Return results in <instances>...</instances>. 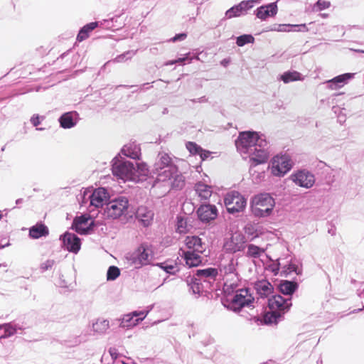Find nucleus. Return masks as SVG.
Here are the masks:
<instances>
[{
	"label": "nucleus",
	"mask_w": 364,
	"mask_h": 364,
	"mask_svg": "<svg viewBox=\"0 0 364 364\" xmlns=\"http://www.w3.org/2000/svg\"><path fill=\"white\" fill-rule=\"evenodd\" d=\"M249 154V162L252 166L264 164L268 161L269 154L264 147H256Z\"/></svg>",
	"instance_id": "nucleus-21"
},
{
	"label": "nucleus",
	"mask_w": 364,
	"mask_h": 364,
	"mask_svg": "<svg viewBox=\"0 0 364 364\" xmlns=\"http://www.w3.org/2000/svg\"><path fill=\"white\" fill-rule=\"evenodd\" d=\"M109 353L110 356L112 357V360H116L119 356L117 350L115 348H110L109 349Z\"/></svg>",
	"instance_id": "nucleus-61"
},
{
	"label": "nucleus",
	"mask_w": 364,
	"mask_h": 364,
	"mask_svg": "<svg viewBox=\"0 0 364 364\" xmlns=\"http://www.w3.org/2000/svg\"><path fill=\"white\" fill-rule=\"evenodd\" d=\"M197 220L202 224H210L218 216V210L215 205L203 203L196 211Z\"/></svg>",
	"instance_id": "nucleus-11"
},
{
	"label": "nucleus",
	"mask_w": 364,
	"mask_h": 364,
	"mask_svg": "<svg viewBox=\"0 0 364 364\" xmlns=\"http://www.w3.org/2000/svg\"><path fill=\"white\" fill-rule=\"evenodd\" d=\"M235 144L239 152L247 154L256 147H265L267 141L263 134L250 129L240 132Z\"/></svg>",
	"instance_id": "nucleus-2"
},
{
	"label": "nucleus",
	"mask_w": 364,
	"mask_h": 364,
	"mask_svg": "<svg viewBox=\"0 0 364 364\" xmlns=\"http://www.w3.org/2000/svg\"><path fill=\"white\" fill-rule=\"evenodd\" d=\"M355 73H346L338 75L331 80H326V83L331 90H338L343 87L348 83L350 80L354 78Z\"/></svg>",
	"instance_id": "nucleus-24"
},
{
	"label": "nucleus",
	"mask_w": 364,
	"mask_h": 364,
	"mask_svg": "<svg viewBox=\"0 0 364 364\" xmlns=\"http://www.w3.org/2000/svg\"><path fill=\"white\" fill-rule=\"evenodd\" d=\"M90 219V216L87 215H81L73 220L72 228L80 235H90L94 230L91 224L88 225Z\"/></svg>",
	"instance_id": "nucleus-17"
},
{
	"label": "nucleus",
	"mask_w": 364,
	"mask_h": 364,
	"mask_svg": "<svg viewBox=\"0 0 364 364\" xmlns=\"http://www.w3.org/2000/svg\"><path fill=\"white\" fill-rule=\"evenodd\" d=\"M250 209L252 215L259 218L269 217L273 213L272 208H262L254 205L252 203H250Z\"/></svg>",
	"instance_id": "nucleus-38"
},
{
	"label": "nucleus",
	"mask_w": 364,
	"mask_h": 364,
	"mask_svg": "<svg viewBox=\"0 0 364 364\" xmlns=\"http://www.w3.org/2000/svg\"><path fill=\"white\" fill-rule=\"evenodd\" d=\"M269 310L287 313L292 306L291 298H284L280 294L272 295L267 299Z\"/></svg>",
	"instance_id": "nucleus-14"
},
{
	"label": "nucleus",
	"mask_w": 364,
	"mask_h": 364,
	"mask_svg": "<svg viewBox=\"0 0 364 364\" xmlns=\"http://www.w3.org/2000/svg\"><path fill=\"white\" fill-rule=\"evenodd\" d=\"M54 264L55 261L53 259H47L46 262L41 264V269L42 272L47 271L51 269Z\"/></svg>",
	"instance_id": "nucleus-58"
},
{
	"label": "nucleus",
	"mask_w": 364,
	"mask_h": 364,
	"mask_svg": "<svg viewBox=\"0 0 364 364\" xmlns=\"http://www.w3.org/2000/svg\"><path fill=\"white\" fill-rule=\"evenodd\" d=\"M186 247L191 251L203 254L205 250V243L198 235H189L185 239Z\"/></svg>",
	"instance_id": "nucleus-29"
},
{
	"label": "nucleus",
	"mask_w": 364,
	"mask_h": 364,
	"mask_svg": "<svg viewBox=\"0 0 364 364\" xmlns=\"http://www.w3.org/2000/svg\"><path fill=\"white\" fill-rule=\"evenodd\" d=\"M284 317V312L269 310L264 316V321L267 326L277 325Z\"/></svg>",
	"instance_id": "nucleus-35"
},
{
	"label": "nucleus",
	"mask_w": 364,
	"mask_h": 364,
	"mask_svg": "<svg viewBox=\"0 0 364 364\" xmlns=\"http://www.w3.org/2000/svg\"><path fill=\"white\" fill-rule=\"evenodd\" d=\"M109 193L106 188L100 187L94 188L92 193L89 195V208H100L106 205L109 200Z\"/></svg>",
	"instance_id": "nucleus-15"
},
{
	"label": "nucleus",
	"mask_w": 364,
	"mask_h": 364,
	"mask_svg": "<svg viewBox=\"0 0 364 364\" xmlns=\"http://www.w3.org/2000/svg\"><path fill=\"white\" fill-rule=\"evenodd\" d=\"M194 274L205 282L206 287H210L214 284L218 275V269L215 267H207L205 269H198L194 272Z\"/></svg>",
	"instance_id": "nucleus-23"
},
{
	"label": "nucleus",
	"mask_w": 364,
	"mask_h": 364,
	"mask_svg": "<svg viewBox=\"0 0 364 364\" xmlns=\"http://www.w3.org/2000/svg\"><path fill=\"white\" fill-rule=\"evenodd\" d=\"M296 186L309 189L316 183V178L310 171L306 168H299L294 171L289 177Z\"/></svg>",
	"instance_id": "nucleus-9"
},
{
	"label": "nucleus",
	"mask_w": 364,
	"mask_h": 364,
	"mask_svg": "<svg viewBox=\"0 0 364 364\" xmlns=\"http://www.w3.org/2000/svg\"><path fill=\"white\" fill-rule=\"evenodd\" d=\"M93 190L94 188L92 186L82 188L80 191L81 205L87 203L89 200V195L92 193Z\"/></svg>",
	"instance_id": "nucleus-51"
},
{
	"label": "nucleus",
	"mask_w": 364,
	"mask_h": 364,
	"mask_svg": "<svg viewBox=\"0 0 364 364\" xmlns=\"http://www.w3.org/2000/svg\"><path fill=\"white\" fill-rule=\"evenodd\" d=\"M44 119V116L39 115L38 114H34L31 116L30 122L33 127H37Z\"/></svg>",
	"instance_id": "nucleus-57"
},
{
	"label": "nucleus",
	"mask_w": 364,
	"mask_h": 364,
	"mask_svg": "<svg viewBox=\"0 0 364 364\" xmlns=\"http://www.w3.org/2000/svg\"><path fill=\"white\" fill-rule=\"evenodd\" d=\"M211 151L204 149L202 148L198 156H200L202 161H205L207 159H208L210 156Z\"/></svg>",
	"instance_id": "nucleus-60"
},
{
	"label": "nucleus",
	"mask_w": 364,
	"mask_h": 364,
	"mask_svg": "<svg viewBox=\"0 0 364 364\" xmlns=\"http://www.w3.org/2000/svg\"><path fill=\"white\" fill-rule=\"evenodd\" d=\"M255 38L252 34H242L236 38V44L239 47H242L249 43H253Z\"/></svg>",
	"instance_id": "nucleus-47"
},
{
	"label": "nucleus",
	"mask_w": 364,
	"mask_h": 364,
	"mask_svg": "<svg viewBox=\"0 0 364 364\" xmlns=\"http://www.w3.org/2000/svg\"><path fill=\"white\" fill-rule=\"evenodd\" d=\"M267 257L270 263L265 266L264 269L271 272L274 276L278 275L281 272L280 269L282 267V264L279 262L280 259L279 258L274 260L270 256L267 255Z\"/></svg>",
	"instance_id": "nucleus-39"
},
{
	"label": "nucleus",
	"mask_w": 364,
	"mask_h": 364,
	"mask_svg": "<svg viewBox=\"0 0 364 364\" xmlns=\"http://www.w3.org/2000/svg\"><path fill=\"white\" fill-rule=\"evenodd\" d=\"M186 282L189 291L196 295V298L202 296L203 292H207V289H210V287H206L205 282L194 274L187 278Z\"/></svg>",
	"instance_id": "nucleus-20"
},
{
	"label": "nucleus",
	"mask_w": 364,
	"mask_h": 364,
	"mask_svg": "<svg viewBox=\"0 0 364 364\" xmlns=\"http://www.w3.org/2000/svg\"><path fill=\"white\" fill-rule=\"evenodd\" d=\"M264 252V250L255 244H250L247 245V251L246 255L248 257L258 258Z\"/></svg>",
	"instance_id": "nucleus-44"
},
{
	"label": "nucleus",
	"mask_w": 364,
	"mask_h": 364,
	"mask_svg": "<svg viewBox=\"0 0 364 364\" xmlns=\"http://www.w3.org/2000/svg\"><path fill=\"white\" fill-rule=\"evenodd\" d=\"M26 328L22 325L15 322L6 323L0 325V339L9 338Z\"/></svg>",
	"instance_id": "nucleus-27"
},
{
	"label": "nucleus",
	"mask_w": 364,
	"mask_h": 364,
	"mask_svg": "<svg viewBox=\"0 0 364 364\" xmlns=\"http://www.w3.org/2000/svg\"><path fill=\"white\" fill-rule=\"evenodd\" d=\"M48 235V228L41 221L36 223L29 228L28 237L31 239L37 240L43 237H46Z\"/></svg>",
	"instance_id": "nucleus-31"
},
{
	"label": "nucleus",
	"mask_w": 364,
	"mask_h": 364,
	"mask_svg": "<svg viewBox=\"0 0 364 364\" xmlns=\"http://www.w3.org/2000/svg\"><path fill=\"white\" fill-rule=\"evenodd\" d=\"M153 246L148 242H141L133 252L125 255V259L130 265L140 269L150 263L154 259Z\"/></svg>",
	"instance_id": "nucleus-4"
},
{
	"label": "nucleus",
	"mask_w": 364,
	"mask_h": 364,
	"mask_svg": "<svg viewBox=\"0 0 364 364\" xmlns=\"http://www.w3.org/2000/svg\"><path fill=\"white\" fill-rule=\"evenodd\" d=\"M160 269L164 270L166 274L175 275L176 272L179 271L178 267L171 262H159L156 264Z\"/></svg>",
	"instance_id": "nucleus-43"
},
{
	"label": "nucleus",
	"mask_w": 364,
	"mask_h": 364,
	"mask_svg": "<svg viewBox=\"0 0 364 364\" xmlns=\"http://www.w3.org/2000/svg\"><path fill=\"white\" fill-rule=\"evenodd\" d=\"M294 164L291 157L288 154H277L271 160V164L267 167V170H271V173L274 176L284 177L293 168Z\"/></svg>",
	"instance_id": "nucleus-6"
},
{
	"label": "nucleus",
	"mask_w": 364,
	"mask_h": 364,
	"mask_svg": "<svg viewBox=\"0 0 364 364\" xmlns=\"http://www.w3.org/2000/svg\"><path fill=\"white\" fill-rule=\"evenodd\" d=\"M171 178H173L171 182V188L173 189L181 190L184 187L185 178L181 173H178V171Z\"/></svg>",
	"instance_id": "nucleus-45"
},
{
	"label": "nucleus",
	"mask_w": 364,
	"mask_h": 364,
	"mask_svg": "<svg viewBox=\"0 0 364 364\" xmlns=\"http://www.w3.org/2000/svg\"><path fill=\"white\" fill-rule=\"evenodd\" d=\"M109 326V322L107 319L98 318L96 322L92 324L93 331L99 333H105Z\"/></svg>",
	"instance_id": "nucleus-41"
},
{
	"label": "nucleus",
	"mask_w": 364,
	"mask_h": 364,
	"mask_svg": "<svg viewBox=\"0 0 364 364\" xmlns=\"http://www.w3.org/2000/svg\"><path fill=\"white\" fill-rule=\"evenodd\" d=\"M200 53L198 50L195 52H188L183 55H181V57H178V59L180 60L179 64L185 65L186 63H191L193 60H198Z\"/></svg>",
	"instance_id": "nucleus-42"
},
{
	"label": "nucleus",
	"mask_w": 364,
	"mask_h": 364,
	"mask_svg": "<svg viewBox=\"0 0 364 364\" xmlns=\"http://www.w3.org/2000/svg\"><path fill=\"white\" fill-rule=\"evenodd\" d=\"M246 242L247 240L242 234L236 233L225 242L223 248L227 254H235L245 250Z\"/></svg>",
	"instance_id": "nucleus-13"
},
{
	"label": "nucleus",
	"mask_w": 364,
	"mask_h": 364,
	"mask_svg": "<svg viewBox=\"0 0 364 364\" xmlns=\"http://www.w3.org/2000/svg\"><path fill=\"white\" fill-rule=\"evenodd\" d=\"M256 166H250L249 173L252 177V182L255 184H259L264 181L266 176L265 171H257L255 169Z\"/></svg>",
	"instance_id": "nucleus-40"
},
{
	"label": "nucleus",
	"mask_w": 364,
	"mask_h": 364,
	"mask_svg": "<svg viewBox=\"0 0 364 364\" xmlns=\"http://www.w3.org/2000/svg\"><path fill=\"white\" fill-rule=\"evenodd\" d=\"M130 203L128 198L124 196H117L109 200L105 208V214L108 218L119 219L124 216L127 220L130 213Z\"/></svg>",
	"instance_id": "nucleus-5"
},
{
	"label": "nucleus",
	"mask_w": 364,
	"mask_h": 364,
	"mask_svg": "<svg viewBox=\"0 0 364 364\" xmlns=\"http://www.w3.org/2000/svg\"><path fill=\"white\" fill-rule=\"evenodd\" d=\"M65 343L67 345V346L68 347H74V346H78L79 344L81 343V340L80 339V337L79 336H75L73 341H70V340H65Z\"/></svg>",
	"instance_id": "nucleus-59"
},
{
	"label": "nucleus",
	"mask_w": 364,
	"mask_h": 364,
	"mask_svg": "<svg viewBox=\"0 0 364 364\" xmlns=\"http://www.w3.org/2000/svg\"><path fill=\"white\" fill-rule=\"evenodd\" d=\"M238 262L237 259L234 257L230 259V261L227 265L224 267V271L225 274H234L236 277L238 276V273L237 272L236 267L237 266Z\"/></svg>",
	"instance_id": "nucleus-48"
},
{
	"label": "nucleus",
	"mask_w": 364,
	"mask_h": 364,
	"mask_svg": "<svg viewBox=\"0 0 364 364\" xmlns=\"http://www.w3.org/2000/svg\"><path fill=\"white\" fill-rule=\"evenodd\" d=\"M198 253L191 250H183L181 257L183 259L188 267H198L203 262V257Z\"/></svg>",
	"instance_id": "nucleus-30"
},
{
	"label": "nucleus",
	"mask_w": 364,
	"mask_h": 364,
	"mask_svg": "<svg viewBox=\"0 0 364 364\" xmlns=\"http://www.w3.org/2000/svg\"><path fill=\"white\" fill-rule=\"evenodd\" d=\"M194 189L198 197L201 199L207 200L211 196V187L202 182L196 183Z\"/></svg>",
	"instance_id": "nucleus-37"
},
{
	"label": "nucleus",
	"mask_w": 364,
	"mask_h": 364,
	"mask_svg": "<svg viewBox=\"0 0 364 364\" xmlns=\"http://www.w3.org/2000/svg\"><path fill=\"white\" fill-rule=\"evenodd\" d=\"M282 269L280 272L281 277H287L291 273L294 272L296 275H301L302 268L299 267L298 264L293 262L292 259L289 261L287 264L281 267Z\"/></svg>",
	"instance_id": "nucleus-36"
},
{
	"label": "nucleus",
	"mask_w": 364,
	"mask_h": 364,
	"mask_svg": "<svg viewBox=\"0 0 364 364\" xmlns=\"http://www.w3.org/2000/svg\"><path fill=\"white\" fill-rule=\"evenodd\" d=\"M244 230L245 234L252 237V239L258 236L257 229L252 224H247L244 228Z\"/></svg>",
	"instance_id": "nucleus-54"
},
{
	"label": "nucleus",
	"mask_w": 364,
	"mask_h": 364,
	"mask_svg": "<svg viewBox=\"0 0 364 364\" xmlns=\"http://www.w3.org/2000/svg\"><path fill=\"white\" fill-rule=\"evenodd\" d=\"M299 287V284L296 278H294L291 280H281L279 286V290L282 294L288 296V298L292 299L293 294L297 291Z\"/></svg>",
	"instance_id": "nucleus-28"
},
{
	"label": "nucleus",
	"mask_w": 364,
	"mask_h": 364,
	"mask_svg": "<svg viewBox=\"0 0 364 364\" xmlns=\"http://www.w3.org/2000/svg\"><path fill=\"white\" fill-rule=\"evenodd\" d=\"M152 169L149 170L148 165L143 161L134 162V176L139 178V180H145L146 177L154 178Z\"/></svg>",
	"instance_id": "nucleus-32"
},
{
	"label": "nucleus",
	"mask_w": 364,
	"mask_h": 364,
	"mask_svg": "<svg viewBox=\"0 0 364 364\" xmlns=\"http://www.w3.org/2000/svg\"><path fill=\"white\" fill-rule=\"evenodd\" d=\"M291 32H308L309 28L306 23L291 24Z\"/></svg>",
	"instance_id": "nucleus-55"
},
{
	"label": "nucleus",
	"mask_w": 364,
	"mask_h": 364,
	"mask_svg": "<svg viewBox=\"0 0 364 364\" xmlns=\"http://www.w3.org/2000/svg\"><path fill=\"white\" fill-rule=\"evenodd\" d=\"M124 156L139 160L141 159V147L136 141L129 142L121 149L120 153L115 156L111 161L112 174L120 179L134 176V162L127 160Z\"/></svg>",
	"instance_id": "nucleus-1"
},
{
	"label": "nucleus",
	"mask_w": 364,
	"mask_h": 364,
	"mask_svg": "<svg viewBox=\"0 0 364 364\" xmlns=\"http://www.w3.org/2000/svg\"><path fill=\"white\" fill-rule=\"evenodd\" d=\"M255 298L251 294L250 288H242L233 296L231 302L233 305L240 308L250 307L252 306Z\"/></svg>",
	"instance_id": "nucleus-16"
},
{
	"label": "nucleus",
	"mask_w": 364,
	"mask_h": 364,
	"mask_svg": "<svg viewBox=\"0 0 364 364\" xmlns=\"http://www.w3.org/2000/svg\"><path fill=\"white\" fill-rule=\"evenodd\" d=\"M331 6V2L326 0H318L314 4V9L316 11H321Z\"/></svg>",
	"instance_id": "nucleus-53"
},
{
	"label": "nucleus",
	"mask_w": 364,
	"mask_h": 364,
	"mask_svg": "<svg viewBox=\"0 0 364 364\" xmlns=\"http://www.w3.org/2000/svg\"><path fill=\"white\" fill-rule=\"evenodd\" d=\"M147 309L146 310L133 311L123 315L121 318H116L115 321L119 324V327L120 328H133L146 318L149 312L153 309V305L149 306Z\"/></svg>",
	"instance_id": "nucleus-8"
},
{
	"label": "nucleus",
	"mask_w": 364,
	"mask_h": 364,
	"mask_svg": "<svg viewBox=\"0 0 364 364\" xmlns=\"http://www.w3.org/2000/svg\"><path fill=\"white\" fill-rule=\"evenodd\" d=\"M80 120L79 114L76 111L67 112L62 114L58 121L63 129H71L76 126Z\"/></svg>",
	"instance_id": "nucleus-25"
},
{
	"label": "nucleus",
	"mask_w": 364,
	"mask_h": 364,
	"mask_svg": "<svg viewBox=\"0 0 364 364\" xmlns=\"http://www.w3.org/2000/svg\"><path fill=\"white\" fill-rule=\"evenodd\" d=\"M61 247L69 252L77 254L81 248V239L75 233L65 231L60 235Z\"/></svg>",
	"instance_id": "nucleus-12"
},
{
	"label": "nucleus",
	"mask_w": 364,
	"mask_h": 364,
	"mask_svg": "<svg viewBox=\"0 0 364 364\" xmlns=\"http://www.w3.org/2000/svg\"><path fill=\"white\" fill-rule=\"evenodd\" d=\"M250 203L262 208H272V210H274L276 204L274 198L269 193H261L255 196Z\"/></svg>",
	"instance_id": "nucleus-26"
},
{
	"label": "nucleus",
	"mask_w": 364,
	"mask_h": 364,
	"mask_svg": "<svg viewBox=\"0 0 364 364\" xmlns=\"http://www.w3.org/2000/svg\"><path fill=\"white\" fill-rule=\"evenodd\" d=\"M180 60L176 59L174 60H170L164 63V65H173L174 64L178 63L179 64Z\"/></svg>",
	"instance_id": "nucleus-64"
},
{
	"label": "nucleus",
	"mask_w": 364,
	"mask_h": 364,
	"mask_svg": "<svg viewBox=\"0 0 364 364\" xmlns=\"http://www.w3.org/2000/svg\"><path fill=\"white\" fill-rule=\"evenodd\" d=\"M291 23H274L268 27L267 31L277 32H291Z\"/></svg>",
	"instance_id": "nucleus-49"
},
{
	"label": "nucleus",
	"mask_w": 364,
	"mask_h": 364,
	"mask_svg": "<svg viewBox=\"0 0 364 364\" xmlns=\"http://www.w3.org/2000/svg\"><path fill=\"white\" fill-rule=\"evenodd\" d=\"M130 213L131 214L129 213L127 221L134 219L144 228H148L151 225L154 220V213L147 206L139 205L136 209L132 207Z\"/></svg>",
	"instance_id": "nucleus-10"
},
{
	"label": "nucleus",
	"mask_w": 364,
	"mask_h": 364,
	"mask_svg": "<svg viewBox=\"0 0 364 364\" xmlns=\"http://www.w3.org/2000/svg\"><path fill=\"white\" fill-rule=\"evenodd\" d=\"M176 227L178 231L180 232H186L188 231V222L187 219L181 216H177L176 218Z\"/></svg>",
	"instance_id": "nucleus-52"
},
{
	"label": "nucleus",
	"mask_w": 364,
	"mask_h": 364,
	"mask_svg": "<svg viewBox=\"0 0 364 364\" xmlns=\"http://www.w3.org/2000/svg\"><path fill=\"white\" fill-rule=\"evenodd\" d=\"M98 25V21H92L84 25L80 28L78 33L77 34L76 41L82 42L86 40L90 36V33L95 30Z\"/></svg>",
	"instance_id": "nucleus-34"
},
{
	"label": "nucleus",
	"mask_w": 364,
	"mask_h": 364,
	"mask_svg": "<svg viewBox=\"0 0 364 364\" xmlns=\"http://www.w3.org/2000/svg\"><path fill=\"white\" fill-rule=\"evenodd\" d=\"M278 80L287 84L295 81H301L304 80L302 74L294 70H289L279 75Z\"/></svg>",
	"instance_id": "nucleus-33"
},
{
	"label": "nucleus",
	"mask_w": 364,
	"mask_h": 364,
	"mask_svg": "<svg viewBox=\"0 0 364 364\" xmlns=\"http://www.w3.org/2000/svg\"><path fill=\"white\" fill-rule=\"evenodd\" d=\"M121 274L120 269L115 266V265H111L108 267L107 274H106V278L107 281L108 282H112L115 281Z\"/></svg>",
	"instance_id": "nucleus-46"
},
{
	"label": "nucleus",
	"mask_w": 364,
	"mask_h": 364,
	"mask_svg": "<svg viewBox=\"0 0 364 364\" xmlns=\"http://www.w3.org/2000/svg\"><path fill=\"white\" fill-rule=\"evenodd\" d=\"M277 12V1H274L258 6L254 11V15L261 21H265L269 18L274 17Z\"/></svg>",
	"instance_id": "nucleus-18"
},
{
	"label": "nucleus",
	"mask_w": 364,
	"mask_h": 364,
	"mask_svg": "<svg viewBox=\"0 0 364 364\" xmlns=\"http://www.w3.org/2000/svg\"><path fill=\"white\" fill-rule=\"evenodd\" d=\"M230 58H223L221 61H220V65L225 68L228 67L230 63Z\"/></svg>",
	"instance_id": "nucleus-63"
},
{
	"label": "nucleus",
	"mask_w": 364,
	"mask_h": 364,
	"mask_svg": "<svg viewBox=\"0 0 364 364\" xmlns=\"http://www.w3.org/2000/svg\"><path fill=\"white\" fill-rule=\"evenodd\" d=\"M178 171V167L174 164L170 154L159 152L152 168L153 174L159 181H166Z\"/></svg>",
	"instance_id": "nucleus-3"
},
{
	"label": "nucleus",
	"mask_w": 364,
	"mask_h": 364,
	"mask_svg": "<svg viewBox=\"0 0 364 364\" xmlns=\"http://www.w3.org/2000/svg\"><path fill=\"white\" fill-rule=\"evenodd\" d=\"M224 204L230 214L243 212L247 206V198L237 191L228 192L224 197Z\"/></svg>",
	"instance_id": "nucleus-7"
},
{
	"label": "nucleus",
	"mask_w": 364,
	"mask_h": 364,
	"mask_svg": "<svg viewBox=\"0 0 364 364\" xmlns=\"http://www.w3.org/2000/svg\"><path fill=\"white\" fill-rule=\"evenodd\" d=\"M191 101L193 103L199 102V103H204L208 101V99L205 96H203L201 97L197 98V99H192Z\"/></svg>",
	"instance_id": "nucleus-62"
},
{
	"label": "nucleus",
	"mask_w": 364,
	"mask_h": 364,
	"mask_svg": "<svg viewBox=\"0 0 364 364\" xmlns=\"http://www.w3.org/2000/svg\"><path fill=\"white\" fill-rule=\"evenodd\" d=\"M188 36L186 32H181L174 35L172 38L168 40V42L176 43L184 41Z\"/></svg>",
	"instance_id": "nucleus-56"
},
{
	"label": "nucleus",
	"mask_w": 364,
	"mask_h": 364,
	"mask_svg": "<svg viewBox=\"0 0 364 364\" xmlns=\"http://www.w3.org/2000/svg\"><path fill=\"white\" fill-rule=\"evenodd\" d=\"M186 148L192 156H198L200 152L203 147L194 141H187L186 143Z\"/></svg>",
	"instance_id": "nucleus-50"
},
{
	"label": "nucleus",
	"mask_w": 364,
	"mask_h": 364,
	"mask_svg": "<svg viewBox=\"0 0 364 364\" xmlns=\"http://www.w3.org/2000/svg\"><path fill=\"white\" fill-rule=\"evenodd\" d=\"M253 288L257 295V299L269 298L274 293V286L267 279H258L253 283Z\"/></svg>",
	"instance_id": "nucleus-19"
},
{
	"label": "nucleus",
	"mask_w": 364,
	"mask_h": 364,
	"mask_svg": "<svg viewBox=\"0 0 364 364\" xmlns=\"http://www.w3.org/2000/svg\"><path fill=\"white\" fill-rule=\"evenodd\" d=\"M252 8V3L243 0L239 4H235L225 11V17L232 18L245 15Z\"/></svg>",
	"instance_id": "nucleus-22"
}]
</instances>
